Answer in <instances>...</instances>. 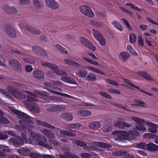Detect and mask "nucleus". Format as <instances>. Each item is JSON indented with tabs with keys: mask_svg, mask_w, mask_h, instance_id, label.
<instances>
[{
	"mask_svg": "<svg viewBox=\"0 0 158 158\" xmlns=\"http://www.w3.org/2000/svg\"><path fill=\"white\" fill-rule=\"evenodd\" d=\"M41 64L44 67L50 68L56 73L59 76H66L67 73L62 70H59L57 66H54L52 63L48 62H41Z\"/></svg>",
	"mask_w": 158,
	"mask_h": 158,
	"instance_id": "39448f33",
	"label": "nucleus"
},
{
	"mask_svg": "<svg viewBox=\"0 0 158 158\" xmlns=\"http://www.w3.org/2000/svg\"><path fill=\"white\" fill-rule=\"evenodd\" d=\"M114 124L116 127L122 129H124L125 127H129L131 126L130 124L125 121H117Z\"/></svg>",
	"mask_w": 158,
	"mask_h": 158,
	"instance_id": "f3484780",
	"label": "nucleus"
},
{
	"mask_svg": "<svg viewBox=\"0 0 158 158\" xmlns=\"http://www.w3.org/2000/svg\"><path fill=\"white\" fill-rule=\"evenodd\" d=\"M88 73V71L85 69H80L77 71V74L79 77H85Z\"/></svg>",
	"mask_w": 158,
	"mask_h": 158,
	"instance_id": "c756f323",
	"label": "nucleus"
},
{
	"mask_svg": "<svg viewBox=\"0 0 158 158\" xmlns=\"http://www.w3.org/2000/svg\"><path fill=\"white\" fill-rule=\"evenodd\" d=\"M9 123L8 119L4 117H0V123L2 124H8Z\"/></svg>",
	"mask_w": 158,
	"mask_h": 158,
	"instance_id": "864d4df0",
	"label": "nucleus"
},
{
	"mask_svg": "<svg viewBox=\"0 0 158 158\" xmlns=\"http://www.w3.org/2000/svg\"><path fill=\"white\" fill-rule=\"evenodd\" d=\"M34 92L38 95L44 97H47L48 95V94L47 92L46 91H40L39 90H34Z\"/></svg>",
	"mask_w": 158,
	"mask_h": 158,
	"instance_id": "4c0bfd02",
	"label": "nucleus"
},
{
	"mask_svg": "<svg viewBox=\"0 0 158 158\" xmlns=\"http://www.w3.org/2000/svg\"><path fill=\"white\" fill-rule=\"evenodd\" d=\"M38 145L44 148L52 149V148L48 144L46 143L47 139L43 135H41L37 140Z\"/></svg>",
	"mask_w": 158,
	"mask_h": 158,
	"instance_id": "ddd939ff",
	"label": "nucleus"
},
{
	"mask_svg": "<svg viewBox=\"0 0 158 158\" xmlns=\"http://www.w3.org/2000/svg\"><path fill=\"white\" fill-rule=\"evenodd\" d=\"M0 93H2L7 98L12 101H14V99L11 95L5 90L2 89H0Z\"/></svg>",
	"mask_w": 158,
	"mask_h": 158,
	"instance_id": "79ce46f5",
	"label": "nucleus"
},
{
	"mask_svg": "<svg viewBox=\"0 0 158 158\" xmlns=\"http://www.w3.org/2000/svg\"><path fill=\"white\" fill-rule=\"evenodd\" d=\"M147 149L148 150L155 152L158 150V146L152 143H149L147 145Z\"/></svg>",
	"mask_w": 158,
	"mask_h": 158,
	"instance_id": "bb28decb",
	"label": "nucleus"
},
{
	"mask_svg": "<svg viewBox=\"0 0 158 158\" xmlns=\"http://www.w3.org/2000/svg\"><path fill=\"white\" fill-rule=\"evenodd\" d=\"M9 64L10 67L19 73H22L24 71L22 64L16 59H10L9 61Z\"/></svg>",
	"mask_w": 158,
	"mask_h": 158,
	"instance_id": "20e7f679",
	"label": "nucleus"
},
{
	"mask_svg": "<svg viewBox=\"0 0 158 158\" xmlns=\"http://www.w3.org/2000/svg\"><path fill=\"white\" fill-rule=\"evenodd\" d=\"M5 30L6 33L10 36L15 38L16 35L15 31L10 24H8L5 27Z\"/></svg>",
	"mask_w": 158,
	"mask_h": 158,
	"instance_id": "dca6fc26",
	"label": "nucleus"
},
{
	"mask_svg": "<svg viewBox=\"0 0 158 158\" xmlns=\"http://www.w3.org/2000/svg\"><path fill=\"white\" fill-rule=\"evenodd\" d=\"M45 2L47 7L53 9H58L59 5L55 0H45Z\"/></svg>",
	"mask_w": 158,
	"mask_h": 158,
	"instance_id": "2eb2a0df",
	"label": "nucleus"
},
{
	"mask_svg": "<svg viewBox=\"0 0 158 158\" xmlns=\"http://www.w3.org/2000/svg\"><path fill=\"white\" fill-rule=\"evenodd\" d=\"M34 77L38 79H41L44 78V73L40 70H37L33 73Z\"/></svg>",
	"mask_w": 158,
	"mask_h": 158,
	"instance_id": "6ab92c4d",
	"label": "nucleus"
},
{
	"mask_svg": "<svg viewBox=\"0 0 158 158\" xmlns=\"http://www.w3.org/2000/svg\"><path fill=\"white\" fill-rule=\"evenodd\" d=\"M90 24L98 27H101V24L99 22L94 20H91L89 22Z\"/></svg>",
	"mask_w": 158,
	"mask_h": 158,
	"instance_id": "5fc2aeb1",
	"label": "nucleus"
},
{
	"mask_svg": "<svg viewBox=\"0 0 158 158\" xmlns=\"http://www.w3.org/2000/svg\"><path fill=\"white\" fill-rule=\"evenodd\" d=\"M122 20L123 21L125 24L126 26L130 30H132V27L129 24L128 21L125 19H122Z\"/></svg>",
	"mask_w": 158,
	"mask_h": 158,
	"instance_id": "bf43d9fd",
	"label": "nucleus"
},
{
	"mask_svg": "<svg viewBox=\"0 0 158 158\" xmlns=\"http://www.w3.org/2000/svg\"><path fill=\"white\" fill-rule=\"evenodd\" d=\"M6 133H7L8 134L11 136L15 137H17V134H16L14 131H6Z\"/></svg>",
	"mask_w": 158,
	"mask_h": 158,
	"instance_id": "338daca9",
	"label": "nucleus"
},
{
	"mask_svg": "<svg viewBox=\"0 0 158 158\" xmlns=\"http://www.w3.org/2000/svg\"><path fill=\"white\" fill-rule=\"evenodd\" d=\"M21 136L25 143L31 144L32 143L33 140L29 136L28 138L27 139L26 133H22L21 134Z\"/></svg>",
	"mask_w": 158,
	"mask_h": 158,
	"instance_id": "a878e982",
	"label": "nucleus"
},
{
	"mask_svg": "<svg viewBox=\"0 0 158 158\" xmlns=\"http://www.w3.org/2000/svg\"><path fill=\"white\" fill-rule=\"evenodd\" d=\"M112 23L115 28H117L120 31H122L123 30V27L118 22L114 21L112 22Z\"/></svg>",
	"mask_w": 158,
	"mask_h": 158,
	"instance_id": "a19ab883",
	"label": "nucleus"
},
{
	"mask_svg": "<svg viewBox=\"0 0 158 158\" xmlns=\"http://www.w3.org/2000/svg\"><path fill=\"white\" fill-rule=\"evenodd\" d=\"M60 79L61 81L66 83H68L75 85H76L77 84V82L76 81L68 77H63L60 78Z\"/></svg>",
	"mask_w": 158,
	"mask_h": 158,
	"instance_id": "4be33fe9",
	"label": "nucleus"
},
{
	"mask_svg": "<svg viewBox=\"0 0 158 158\" xmlns=\"http://www.w3.org/2000/svg\"><path fill=\"white\" fill-rule=\"evenodd\" d=\"M41 132L44 135L48 138L50 139H53L55 137L54 134L51 131L46 129H43L41 131Z\"/></svg>",
	"mask_w": 158,
	"mask_h": 158,
	"instance_id": "412c9836",
	"label": "nucleus"
},
{
	"mask_svg": "<svg viewBox=\"0 0 158 158\" xmlns=\"http://www.w3.org/2000/svg\"><path fill=\"white\" fill-rule=\"evenodd\" d=\"M28 156L31 158H42V155L36 152H31Z\"/></svg>",
	"mask_w": 158,
	"mask_h": 158,
	"instance_id": "37998d69",
	"label": "nucleus"
},
{
	"mask_svg": "<svg viewBox=\"0 0 158 158\" xmlns=\"http://www.w3.org/2000/svg\"><path fill=\"white\" fill-rule=\"evenodd\" d=\"M101 123L98 121H94L91 123L89 126V127L92 129H97L100 127Z\"/></svg>",
	"mask_w": 158,
	"mask_h": 158,
	"instance_id": "c85d7f7f",
	"label": "nucleus"
},
{
	"mask_svg": "<svg viewBox=\"0 0 158 158\" xmlns=\"http://www.w3.org/2000/svg\"><path fill=\"white\" fill-rule=\"evenodd\" d=\"M81 126V124L77 123L70 124L68 125V127L69 129H76L79 128Z\"/></svg>",
	"mask_w": 158,
	"mask_h": 158,
	"instance_id": "49530a36",
	"label": "nucleus"
},
{
	"mask_svg": "<svg viewBox=\"0 0 158 158\" xmlns=\"http://www.w3.org/2000/svg\"><path fill=\"white\" fill-rule=\"evenodd\" d=\"M64 106L63 105H52L48 108V110L51 112L61 111L65 109Z\"/></svg>",
	"mask_w": 158,
	"mask_h": 158,
	"instance_id": "4468645a",
	"label": "nucleus"
},
{
	"mask_svg": "<svg viewBox=\"0 0 158 158\" xmlns=\"http://www.w3.org/2000/svg\"><path fill=\"white\" fill-rule=\"evenodd\" d=\"M82 58L84 60L91 63V64H94L95 65H98V63L97 61H96L95 60H91L87 58H86V57H83Z\"/></svg>",
	"mask_w": 158,
	"mask_h": 158,
	"instance_id": "13d9d810",
	"label": "nucleus"
},
{
	"mask_svg": "<svg viewBox=\"0 0 158 158\" xmlns=\"http://www.w3.org/2000/svg\"><path fill=\"white\" fill-rule=\"evenodd\" d=\"M10 149L9 147L7 146H3L2 150H0V157H4L5 156V154L4 152H8L10 151Z\"/></svg>",
	"mask_w": 158,
	"mask_h": 158,
	"instance_id": "2f4dec72",
	"label": "nucleus"
},
{
	"mask_svg": "<svg viewBox=\"0 0 158 158\" xmlns=\"http://www.w3.org/2000/svg\"><path fill=\"white\" fill-rule=\"evenodd\" d=\"M80 10H91L92 8L87 5H82L79 7Z\"/></svg>",
	"mask_w": 158,
	"mask_h": 158,
	"instance_id": "774afa93",
	"label": "nucleus"
},
{
	"mask_svg": "<svg viewBox=\"0 0 158 158\" xmlns=\"http://www.w3.org/2000/svg\"><path fill=\"white\" fill-rule=\"evenodd\" d=\"M33 4L35 7L37 9H40L43 7V5L38 0H34Z\"/></svg>",
	"mask_w": 158,
	"mask_h": 158,
	"instance_id": "ea45409f",
	"label": "nucleus"
},
{
	"mask_svg": "<svg viewBox=\"0 0 158 158\" xmlns=\"http://www.w3.org/2000/svg\"><path fill=\"white\" fill-rule=\"evenodd\" d=\"M131 119L134 121L137 122V124L138 125L140 124L143 123L144 122V120L143 119L135 117H132Z\"/></svg>",
	"mask_w": 158,
	"mask_h": 158,
	"instance_id": "a18cd8bd",
	"label": "nucleus"
},
{
	"mask_svg": "<svg viewBox=\"0 0 158 158\" xmlns=\"http://www.w3.org/2000/svg\"><path fill=\"white\" fill-rule=\"evenodd\" d=\"M93 34L95 39L98 40L102 46H104L106 43V40L102 34L98 31L93 29Z\"/></svg>",
	"mask_w": 158,
	"mask_h": 158,
	"instance_id": "9d476101",
	"label": "nucleus"
},
{
	"mask_svg": "<svg viewBox=\"0 0 158 158\" xmlns=\"http://www.w3.org/2000/svg\"><path fill=\"white\" fill-rule=\"evenodd\" d=\"M32 48L33 52L38 56L44 58L48 57V55L42 48L36 46H33Z\"/></svg>",
	"mask_w": 158,
	"mask_h": 158,
	"instance_id": "9b49d317",
	"label": "nucleus"
},
{
	"mask_svg": "<svg viewBox=\"0 0 158 158\" xmlns=\"http://www.w3.org/2000/svg\"><path fill=\"white\" fill-rule=\"evenodd\" d=\"M147 144L145 143H140L137 144L136 147L138 148L146 149H147Z\"/></svg>",
	"mask_w": 158,
	"mask_h": 158,
	"instance_id": "8fccbe9b",
	"label": "nucleus"
},
{
	"mask_svg": "<svg viewBox=\"0 0 158 158\" xmlns=\"http://www.w3.org/2000/svg\"><path fill=\"white\" fill-rule=\"evenodd\" d=\"M55 47L57 50L60 51L62 53H66L67 52V51L65 48L59 44H56L55 45Z\"/></svg>",
	"mask_w": 158,
	"mask_h": 158,
	"instance_id": "c03bdc74",
	"label": "nucleus"
},
{
	"mask_svg": "<svg viewBox=\"0 0 158 158\" xmlns=\"http://www.w3.org/2000/svg\"><path fill=\"white\" fill-rule=\"evenodd\" d=\"M9 140L10 143L16 147L22 146L25 143L23 139L20 136L10 138Z\"/></svg>",
	"mask_w": 158,
	"mask_h": 158,
	"instance_id": "1a4fd4ad",
	"label": "nucleus"
},
{
	"mask_svg": "<svg viewBox=\"0 0 158 158\" xmlns=\"http://www.w3.org/2000/svg\"><path fill=\"white\" fill-rule=\"evenodd\" d=\"M77 113L79 115L84 116H89L91 114L90 111L86 110H80L77 111Z\"/></svg>",
	"mask_w": 158,
	"mask_h": 158,
	"instance_id": "e433bc0d",
	"label": "nucleus"
},
{
	"mask_svg": "<svg viewBox=\"0 0 158 158\" xmlns=\"http://www.w3.org/2000/svg\"><path fill=\"white\" fill-rule=\"evenodd\" d=\"M61 116L62 118L68 121H70L73 119L72 115L70 113H67L62 114L61 115Z\"/></svg>",
	"mask_w": 158,
	"mask_h": 158,
	"instance_id": "473e14b6",
	"label": "nucleus"
},
{
	"mask_svg": "<svg viewBox=\"0 0 158 158\" xmlns=\"http://www.w3.org/2000/svg\"><path fill=\"white\" fill-rule=\"evenodd\" d=\"M83 14L89 17H93L94 16V14L92 10H80Z\"/></svg>",
	"mask_w": 158,
	"mask_h": 158,
	"instance_id": "72a5a7b5",
	"label": "nucleus"
},
{
	"mask_svg": "<svg viewBox=\"0 0 158 158\" xmlns=\"http://www.w3.org/2000/svg\"><path fill=\"white\" fill-rule=\"evenodd\" d=\"M127 153L126 151H115L112 153V154L114 156H122Z\"/></svg>",
	"mask_w": 158,
	"mask_h": 158,
	"instance_id": "f704fd0d",
	"label": "nucleus"
},
{
	"mask_svg": "<svg viewBox=\"0 0 158 158\" xmlns=\"http://www.w3.org/2000/svg\"><path fill=\"white\" fill-rule=\"evenodd\" d=\"M136 35L135 34H131L129 35V41L131 43H134L136 41Z\"/></svg>",
	"mask_w": 158,
	"mask_h": 158,
	"instance_id": "3c124183",
	"label": "nucleus"
},
{
	"mask_svg": "<svg viewBox=\"0 0 158 158\" xmlns=\"http://www.w3.org/2000/svg\"><path fill=\"white\" fill-rule=\"evenodd\" d=\"M64 61L68 64L70 65H73L74 66H80V64L77 62L73 61L70 60L64 59Z\"/></svg>",
	"mask_w": 158,
	"mask_h": 158,
	"instance_id": "c9c22d12",
	"label": "nucleus"
},
{
	"mask_svg": "<svg viewBox=\"0 0 158 158\" xmlns=\"http://www.w3.org/2000/svg\"><path fill=\"white\" fill-rule=\"evenodd\" d=\"M93 144L102 148H110L111 145L106 143L98 141H94L93 143Z\"/></svg>",
	"mask_w": 158,
	"mask_h": 158,
	"instance_id": "aec40b11",
	"label": "nucleus"
},
{
	"mask_svg": "<svg viewBox=\"0 0 158 158\" xmlns=\"http://www.w3.org/2000/svg\"><path fill=\"white\" fill-rule=\"evenodd\" d=\"M44 85L45 88L51 93L56 94H58L59 92L56 91H61L62 89L59 87L58 86L56 85L48 82L44 83Z\"/></svg>",
	"mask_w": 158,
	"mask_h": 158,
	"instance_id": "423d86ee",
	"label": "nucleus"
},
{
	"mask_svg": "<svg viewBox=\"0 0 158 158\" xmlns=\"http://www.w3.org/2000/svg\"><path fill=\"white\" fill-rule=\"evenodd\" d=\"M120 57L124 61H125L130 57V55L126 52H123L120 53Z\"/></svg>",
	"mask_w": 158,
	"mask_h": 158,
	"instance_id": "58836bf2",
	"label": "nucleus"
},
{
	"mask_svg": "<svg viewBox=\"0 0 158 158\" xmlns=\"http://www.w3.org/2000/svg\"><path fill=\"white\" fill-rule=\"evenodd\" d=\"M86 80L90 81H95L96 80V77L95 75L93 74H89L85 77Z\"/></svg>",
	"mask_w": 158,
	"mask_h": 158,
	"instance_id": "de8ad7c7",
	"label": "nucleus"
},
{
	"mask_svg": "<svg viewBox=\"0 0 158 158\" xmlns=\"http://www.w3.org/2000/svg\"><path fill=\"white\" fill-rule=\"evenodd\" d=\"M28 131L29 132H30L29 137H30V138H31L32 140L33 139L36 141H37L41 135L40 134L34 132L31 129H29Z\"/></svg>",
	"mask_w": 158,
	"mask_h": 158,
	"instance_id": "5701e85b",
	"label": "nucleus"
},
{
	"mask_svg": "<svg viewBox=\"0 0 158 158\" xmlns=\"http://www.w3.org/2000/svg\"><path fill=\"white\" fill-rule=\"evenodd\" d=\"M81 42L85 47L92 50L93 51L96 50V48L89 40L83 37H81Z\"/></svg>",
	"mask_w": 158,
	"mask_h": 158,
	"instance_id": "f8f14e48",
	"label": "nucleus"
},
{
	"mask_svg": "<svg viewBox=\"0 0 158 158\" xmlns=\"http://www.w3.org/2000/svg\"><path fill=\"white\" fill-rule=\"evenodd\" d=\"M20 3L21 5H29L31 4V1L30 0H19Z\"/></svg>",
	"mask_w": 158,
	"mask_h": 158,
	"instance_id": "052dcab7",
	"label": "nucleus"
},
{
	"mask_svg": "<svg viewBox=\"0 0 158 158\" xmlns=\"http://www.w3.org/2000/svg\"><path fill=\"white\" fill-rule=\"evenodd\" d=\"M98 94L101 96L104 97L106 98L109 99H111V97L106 93L103 92H100L98 93Z\"/></svg>",
	"mask_w": 158,
	"mask_h": 158,
	"instance_id": "e2e57ef3",
	"label": "nucleus"
},
{
	"mask_svg": "<svg viewBox=\"0 0 158 158\" xmlns=\"http://www.w3.org/2000/svg\"><path fill=\"white\" fill-rule=\"evenodd\" d=\"M81 156L83 158H90L92 155L88 153H84L81 154Z\"/></svg>",
	"mask_w": 158,
	"mask_h": 158,
	"instance_id": "69168bd1",
	"label": "nucleus"
},
{
	"mask_svg": "<svg viewBox=\"0 0 158 158\" xmlns=\"http://www.w3.org/2000/svg\"><path fill=\"white\" fill-rule=\"evenodd\" d=\"M143 136L146 139H151L154 138L156 136L155 134H153L151 133H146L144 134Z\"/></svg>",
	"mask_w": 158,
	"mask_h": 158,
	"instance_id": "603ef678",
	"label": "nucleus"
},
{
	"mask_svg": "<svg viewBox=\"0 0 158 158\" xmlns=\"http://www.w3.org/2000/svg\"><path fill=\"white\" fill-rule=\"evenodd\" d=\"M37 99L36 98L32 97L27 96V100H24L23 103L26 107L30 109L33 112L38 113L40 112V109L33 102V101H36Z\"/></svg>",
	"mask_w": 158,
	"mask_h": 158,
	"instance_id": "7ed1b4c3",
	"label": "nucleus"
},
{
	"mask_svg": "<svg viewBox=\"0 0 158 158\" xmlns=\"http://www.w3.org/2000/svg\"><path fill=\"white\" fill-rule=\"evenodd\" d=\"M13 112L15 114L23 118L19 121V123L21 125H16L14 127L15 129L23 131L26 130L27 129L29 128L34 127L33 125V122L31 119L30 116L21 111L16 110H13Z\"/></svg>",
	"mask_w": 158,
	"mask_h": 158,
	"instance_id": "f257e3e1",
	"label": "nucleus"
},
{
	"mask_svg": "<svg viewBox=\"0 0 158 158\" xmlns=\"http://www.w3.org/2000/svg\"><path fill=\"white\" fill-rule=\"evenodd\" d=\"M8 91L12 95L20 99H23L26 98V95L23 93L11 87L7 88Z\"/></svg>",
	"mask_w": 158,
	"mask_h": 158,
	"instance_id": "0eeeda50",
	"label": "nucleus"
},
{
	"mask_svg": "<svg viewBox=\"0 0 158 158\" xmlns=\"http://www.w3.org/2000/svg\"><path fill=\"white\" fill-rule=\"evenodd\" d=\"M114 135H117L118 139H128L129 138V133L126 131H115L112 132Z\"/></svg>",
	"mask_w": 158,
	"mask_h": 158,
	"instance_id": "6e6552de",
	"label": "nucleus"
},
{
	"mask_svg": "<svg viewBox=\"0 0 158 158\" xmlns=\"http://www.w3.org/2000/svg\"><path fill=\"white\" fill-rule=\"evenodd\" d=\"M129 135H131L133 138L139 136V133L138 131H129Z\"/></svg>",
	"mask_w": 158,
	"mask_h": 158,
	"instance_id": "09e8293b",
	"label": "nucleus"
},
{
	"mask_svg": "<svg viewBox=\"0 0 158 158\" xmlns=\"http://www.w3.org/2000/svg\"><path fill=\"white\" fill-rule=\"evenodd\" d=\"M26 29L27 30L29 31L30 32L35 34H39L40 33V31L31 27L28 25L26 26Z\"/></svg>",
	"mask_w": 158,
	"mask_h": 158,
	"instance_id": "7c9ffc66",
	"label": "nucleus"
},
{
	"mask_svg": "<svg viewBox=\"0 0 158 158\" xmlns=\"http://www.w3.org/2000/svg\"><path fill=\"white\" fill-rule=\"evenodd\" d=\"M75 143L77 145L81 147H85L87 146L86 143L80 140H76L74 141Z\"/></svg>",
	"mask_w": 158,
	"mask_h": 158,
	"instance_id": "4d7b16f0",
	"label": "nucleus"
},
{
	"mask_svg": "<svg viewBox=\"0 0 158 158\" xmlns=\"http://www.w3.org/2000/svg\"><path fill=\"white\" fill-rule=\"evenodd\" d=\"M146 124L150 127L148 129V130L149 131L154 134L157 132V130L156 129V126L154 123L151 122H148L146 123Z\"/></svg>",
	"mask_w": 158,
	"mask_h": 158,
	"instance_id": "393cba45",
	"label": "nucleus"
},
{
	"mask_svg": "<svg viewBox=\"0 0 158 158\" xmlns=\"http://www.w3.org/2000/svg\"><path fill=\"white\" fill-rule=\"evenodd\" d=\"M124 81L127 83V84H128L129 85H131V86L134 87L136 89H137L139 91L144 93L145 94H147L148 95H150L151 96H153V94L150 93H148L146 91H145L143 89H140L139 88V87L137 86H136L135 85H133V84L131 83V81L128 80L127 79H124Z\"/></svg>",
	"mask_w": 158,
	"mask_h": 158,
	"instance_id": "a211bd4d",
	"label": "nucleus"
},
{
	"mask_svg": "<svg viewBox=\"0 0 158 158\" xmlns=\"http://www.w3.org/2000/svg\"><path fill=\"white\" fill-rule=\"evenodd\" d=\"M8 137V136L6 134L0 132V140H4L7 139Z\"/></svg>",
	"mask_w": 158,
	"mask_h": 158,
	"instance_id": "0e129e2a",
	"label": "nucleus"
},
{
	"mask_svg": "<svg viewBox=\"0 0 158 158\" xmlns=\"http://www.w3.org/2000/svg\"><path fill=\"white\" fill-rule=\"evenodd\" d=\"M23 60L25 62L30 64H34L35 63V60L33 59H30L27 58H23Z\"/></svg>",
	"mask_w": 158,
	"mask_h": 158,
	"instance_id": "6e6d98bb",
	"label": "nucleus"
},
{
	"mask_svg": "<svg viewBox=\"0 0 158 158\" xmlns=\"http://www.w3.org/2000/svg\"><path fill=\"white\" fill-rule=\"evenodd\" d=\"M49 142L52 143L53 145L56 146L57 147H59L60 145V143L59 142H58L55 140L50 139L48 140Z\"/></svg>",
	"mask_w": 158,
	"mask_h": 158,
	"instance_id": "680f3d73",
	"label": "nucleus"
},
{
	"mask_svg": "<svg viewBox=\"0 0 158 158\" xmlns=\"http://www.w3.org/2000/svg\"><path fill=\"white\" fill-rule=\"evenodd\" d=\"M30 151V149L24 148L18 150V152L19 154L22 156H28Z\"/></svg>",
	"mask_w": 158,
	"mask_h": 158,
	"instance_id": "b1692460",
	"label": "nucleus"
},
{
	"mask_svg": "<svg viewBox=\"0 0 158 158\" xmlns=\"http://www.w3.org/2000/svg\"><path fill=\"white\" fill-rule=\"evenodd\" d=\"M36 122L38 124L46 127L51 129H54L55 131L56 132H58L60 131V132L61 134L70 136H76V135L75 134L71 132L65 131H60L61 129L60 128L57 127H55L54 126L51 124L44 121L40 120H37L36 121Z\"/></svg>",
	"mask_w": 158,
	"mask_h": 158,
	"instance_id": "f03ea898",
	"label": "nucleus"
},
{
	"mask_svg": "<svg viewBox=\"0 0 158 158\" xmlns=\"http://www.w3.org/2000/svg\"><path fill=\"white\" fill-rule=\"evenodd\" d=\"M137 73L142 76L144 78L147 80H149L152 81L153 79L150 76L145 72L144 71H141L137 72Z\"/></svg>",
	"mask_w": 158,
	"mask_h": 158,
	"instance_id": "cd10ccee",
	"label": "nucleus"
}]
</instances>
